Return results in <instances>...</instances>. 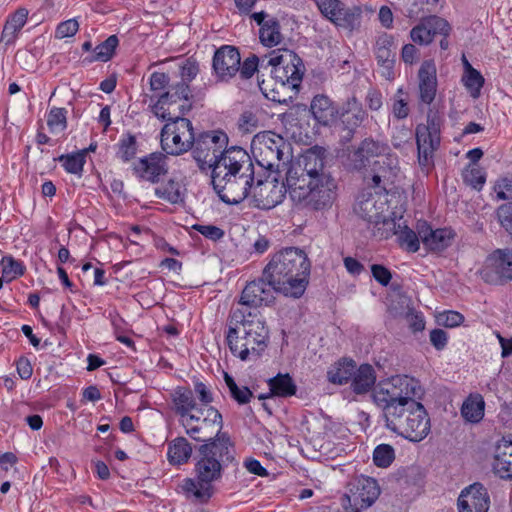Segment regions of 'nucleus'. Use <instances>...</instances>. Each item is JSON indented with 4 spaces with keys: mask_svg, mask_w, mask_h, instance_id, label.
<instances>
[{
    "mask_svg": "<svg viewBox=\"0 0 512 512\" xmlns=\"http://www.w3.org/2000/svg\"><path fill=\"white\" fill-rule=\"evenodd\" d=\"M236 451L229 435H221L196 448L194 478H185L179 487L189 498L207 503L214 494L213 483L222 479L227 467L236 462Z\"/></svg>",
    "mask_w": 512,
    "mask_h": 512,
    "instance_id": "nucleus-1",
    "label": "nucleus"
},
{
    "mask_svg": "<svg viewBox=\"0 0 512 512\" xmlns=\"http://www.w3.org/2000/svg\"><path fill=\"white\" fill-rule=\"evenodd\" d=\"M255 179L252 159L239 146L228 148L211 172L215 192L223 202L231 205L251 197Z\"/></svg>",
    "mask_w": 512,
    "mask_h": 512,
    "instance_id": "nucleus-2",
    "label": "nucleus"
},
{
    "mask_svg": "<svg viewBox=\"0 0 512 512\" xmlns=\"http://www.w3.org/2000/svg\"><path fill=\"white\" fill-rule=\"evenodd\" d=\"M310 268L303 250L287 247L272 256L264 268V277L283 295L300 298L309 283Z\"/></svg>",
    "mask_w": 512,
    "mask_h": 512,
    "instance_id": "nucleus-3",
    "label": "nucleus"
},
{
    "mask_svg": "<svg viewBox=\"0 0 512 512\" xmlns=\"http://www.w3.org/2000/svg\"><path fill=\"white\" fill-rule=\"evenodd\" d=\"M231 318L235 326H230L226 335L231 353L242 361L258 358L266 349L269 338L263 317L258 312L236 309Z\"/></svg>",
    "mask_w": 512,
    "mask_h": 512,
    "instance_id": "nucleus-4",
    "label": "nucleus"
},
{
    "mask_svg": "<svg viewBox=\"0 0 512 512\" xmlns=\"http://www.w3.org/2000/svg\"><path fill=\"white\" fill-rule=\"evenodd\" d=\"M420 399L413 398L387 414L383 418L385 427L411 442L425 439L431 431V420Z\"/></svg>",
    "mask_w": 512,
    "mask_h": 512,
    "instance_id": "nucleus-5",
    "label": "nucleus"
},
{
    "mask_svg": "<svg viewBox=\"0 0 512 512\" xmlns=\"http://www.w3.org/2000/svg\"><path fill=\"white\" fill-rule=\"evenodd\" d=\"M292 199L309 211H327L337 198V185L332 176H321L316 179L294 178L290 176Z\"/></svg>",
    "mask_w": 512,
    "mask_h": 512,
    "instance_id": "nucleus-6",
    "label": "nucleus"
},
{
    "mask_svg": "<svg viewBox=\"0 0 512 512\" xmlns=\"http://www.w3.org/2000/svg\"><path fill=\"white\" fill-rule=\"evenodd\" d=\"M423 394L420 381L408 375L380 380L372 389L373 402L381 409L383 418L409 400L422 398Z\"/></svg>",
    "mask_w": 512,
    "mask_h": 512,
    "instance_id": "nucleus-7",
    "label": "nucleus"
},
{
    "mask_svg": "<svg viewBox=\"0 0 512 512\" xmlns=\"http://www.w3.org/2000/svg\"><path fill=\"white\" fill-rule=\"evenodd\" d=\"M166 124L161 129L160 143L165 155L179 156L192 149L194 129L189 119L180 115H171L162 119Z\"/></svg>",
    "mask_w": 512,
    "mask_h": 512,
    "instance_id": "nucleus-8",
    "label": "nucleus"
},
{
    "mask_svg": "<svg viewBox=\"0 0 512 512\" xmlns=\"http://www.w3.org/2000/svg\"><path fill=\"white\" fill-rule=\"evenodd\" d=\"M185 432L193 440L206 443V441L219 438L221 435H229L222 432L223 418L214 407H199L191 416L180 420Z\"/></svg>",
    "mask_w": 512,
    "mask_h": 512,
    "instance_id": "nucleus-9",
    "label": "nucleus"
},
{
    "mask_svg": "<svg viewBox=\"0 0 512 512\" xmlns=\"http://www.w3.org/2000/svg\"><path fill=\"white\" fill-rule=\"evenodd\" d=\"M192 98L189 84L180 81L160 95L151 106V111L158 119H170L171 115L184 116L192 109Z\"/></svg>",
    "mask_w": 512,
    "mask_h": 512,
    "instance_id": "nucleus-10",
    "label": "nucleus"
},
{
    "mask_svg": "<svg viewBox=\"0 0 512 512\" xmlns=\"http://www.w3.org/2000/svg\"><path fill=\"white\" fill-rule=\"evenodd\" d=\"M227 141V135L221 131L203 132L194 136L192 154L200 170H214L216 162L226 153L227 149H222Z\"/></svg>",
    "mask_w": 512,
    "mask_h": 512,
    "instance_id": "nucleus-11",
    "label": "nucleus"
},
{
    "mask_svg": "<svg viewBox=\"0 0 512 512\" xmlns=\"http://www.w3.org/2000/svg\"><path fill=\"white\" fill-rule=\"evenodd\" d=\"M380 495L377 481L371 477L358 476L347 484V492L342 497V507L346 512H362L372 506Z\"/></svg>",
    "mask_w": 512,
    "mask_h": 512,
    "instance_id": "nucleus-12",
    "label": "nucleus"
},
{
    "mask_svg": "<svg viewBox=\"0 0 512 512\" xmlns=\"http://www.w3.org/2000/svg\"><path fill=\"white\" fill-rule=\"evenodd\" d=\"M251 147L258 165L272 171L279 167L288 145L282 136L264 131L254 136Z\"/></svg>",
    "mask_w": 512,
    "mask_h": 512,
    "instance_id": "nucleus-13",
    "label": "nucleus"
},
{
    "mask_svg": "<svg viewBox=\"0 0 512 512\" xmlns=\"http://www.w3.org/2000/svg\"><path fill=\"white\" fill-rule=\"evenodd\" d=\"M355 213L369 223H373L378 227V233L384 229V221L392 219L386 216L388 211V196L380 190L372 191L371 188H364L357 197L354 207Z\"/></svg>",
    "mask_w": 512,
    "mask_h": 512,
    "instance_id": "nucleus-14",
    "label": "nucleus"
},
{
    "mask_svg": "<svg viewBox=\"0 0 512 512\" xmlns=\"http://www.w3.org/2000/svg\"><path fill=\"white\" fill-rule=\"evenodd\" d=\"M325 154L324 148L314 146L308 149L298 161L296 165H292L286 173V185L290 187V176L302 179H316L321 176H331L324 171L325 168Z\"/></svg>",
    "mask_w": 512,
    "mask_h": 512,
    "instance_id": "nucleus-15",
    "label": "nucleus"
},
{
    "mask_svg": "<svg viewBox=\"0 0 512 512\" xmlns=\"http://www.w3.org/2000/svg\"><path fill=\"white\" fill-rule=\"evenodd\" d=\"M483 279L490 284H504L512 279V249H497L488 256Z\"/></svg>",
    "mask_w": 512,
    "mask_h": 512,
    "instance_id": "nucleus-16",
    "label": "nucleus"
},
{
    "mask_svg": "<svg viewBox=\"0 0 512 512\" xmlns=\"http://www.w3.org/2000/svg\"><path fill=\"white\" fill-rule=\"evenodd\" d=\"M416 143L419 164L422 167L430 166L434 152L440 145V130L434 119L428 118L427 125L417 126Z\"/></svg>",
    "mask_w": 512,
    "mask_h": 512,
    "instance_id": "nucleus-17",
    "label": "nucleus"
},
{
    "mask_svg": "<svg viewBox=\"0 0 512 512\" xmlns=\"http://www.w3.org/2000/svg\"><path fill=\"white\" fill-rule=\"evenodd\" d=\"M286 181L282 186L277 182L256 177L252 190V205L262 210H269L280 204L285 198Z\"/></svg>",
    "mask_w": 512,
    "mask_h": 512,
    "instance_id": "nucleus-18",
    "label": "nucleus"
},
{
    "mask_svg": "<svg viewBox=\"0 0 512 512\" xmlns=\"http://www.w3.org/2000/svg\"><path fill=\"white\" fill-rule=\"evenodd\" d=\"M390 153V147L383 142L371 137L365 138L358 147L349 154L350 165L354 170L366 168L375 157L384 156L386 159Z\"/></svg>",
    "mask_w": 512,
    "mask_h": 512,
    "instance_id": "nucleus-19",
    "label": "nucleus"
},
{
    "mask_svg": "<svg viewBox=\"0 0 512 512\" xmlns=\"http://www.w3.org/2000/svg\"><path fill=\"white\" fill-rule=\"evenodd\" d=\"M240 53L237 48L224 45L213 56L212 67L219 81L228 82L240 69Z\"/></svg>",
    "mask_w": 512,
    "mask_h": 512,
    "instance_id": "nucleus-20",
    "label": "nucleus"
},
{
    "mask_svg": "<svg viewBox=\"0 0 512 512\" xmlns=\"http://www.w3.org/2000/svg\"><path fill=\"white\" fill-rule=\"evenodd\" d=\"M489 507L488 490L479 482L465 487L457 499L458 512H488Z\"/></svg>",
    "mask_w": 512,
    "mask_h": 512,
    "instance_id": "nucleus-21",
    "label": "nucleus"
},
{
    "mask_svg": "<svg viewBox=\"0 0 512 512\" xmlns=\"http://www.w3.org/2000/svg\"><path fill=\"white\" fill-rule=\"evenodd\" d=\"M274 292H279L276 286L270 284L264 277L249 282L242 291L239 303L247 307L268 305L274 300Z\"/></svg>",
    "mask_w": 512,
    "mask_h": 512,
    "instance_id": "nucleus-22",
    "label": "nucleus"
},
{
    "mask_svg": "<svg viewBox=\"0 0 512 512\" xmlns=\"http://www.w3.org/2000/svg\"><path fill=\"white\" fill-rule=\"evenodd\" d=\"M167 156L161 152H153L140 158L133 164L134 174L142 180L158 183L160 178L168 172Z\"/></svg>",
    "mask_w": 512,
    "mask_h": 512,
    "instance_id": "nucleus-23",
    "label": "nucleus"
},
{
    "mask_svg": "<svg viewBox=\"0 0 512 512\" xmlns=\"http://www.w3.org/2000/svg\"><path fill=\"white\" fill-rule=\"evenodd\" d=\"M396 45L395 39L388 33L380 34L375 41L374 54L378 65L381 67V75L388 80L394 78V65Z\"/></svg>",
    "mask_w": 512,
    "mask_h": 512,
    "instance_id": "nucleus-24",
    "label": "nucleus"
},
{
    "mask_svg": "<svg viewBox=\"0 0 512 512\" xmlns=\"http://www.w3.org/2000/svg\"><path fill=\"white\" fill-rule=\"evenodd\" d=\"M437 70L432 60L424 61L418 70V94L421 104L430 105L437 94Z\"/></svg>",
    "mask_w": 512,
    "mask_h": 512,
    "instance_id": "nucleus-25",
    "label": "nucleus"
},
{
    "mask_svg": "<svg viewBox=\"0 0 512 512\" xmlns=\"http://www.w3.org/2000/svg\"><path fill=\"white\" fill-rule=\"evenodd\" d=\"M401 220L402 217L398 221L393 217L384 221V229L379 236L387 239L392 235H397L401 247H405L409 252L418 251L420 243L417 234L407 225H402Z\"/></svg>",
    "mask_w": 512,
    "mask_h": 512,
    "instance_id": "nucleus-26",
    "label": "nucleus"
},
{
    "mask_svg": "<svg viewBox=\"0 0 512 512\" xmlns=\"http://www.w3.org/2000/svg\"><path fill=\"white\" fill-rule=\"evenodd\" d=\"M338 117L341 120L343 128L347 130V139L350 140L356 129L367 118V112L355 96L347 99L339 110Z\"/></svg>",
    "mask_w": 512,
    "mask_h": 512,
    "instance_id": "nucleus-27",
    "label": "nucleus"
},
{
    "mask_svg": "<svg viewBox=\"0 0 512 512\" xmlns=\"http://www.w3.org/2000/svg\"><path fill=\"white\" fill-rule=\"evenodd\" d=\"M418 234L426 248L434 252H441L448 248L454 238L452 230L447 228L432 230L426 222L418 226Z\"/></svg>",
    "mask_w": 512,
    "mask_h": 512,
    "instance_id": "nucleus-28",
    "label": "nucleus"
},
{
    "mask_svg": "<svg viewBox=\"0 0 512 512\" xmlns=\"http://www.w3.org/2000/svg\"><path fill=\"white\" fill-rule=\"evenodd\" d=\"M29 11L26 8H18L6 20L0 37V45L9 46L14 44L22 28L28 19Z\"/></svg>",
    "mask_w": 512,
    "mask_h": 512,
    "instance_id": "nucleus-29",
    "label": "nucleus"
},
{
    "mask_svg": "<svg viewBox=\"0 0 512 512\" xmlns=\"http://www.w3.org/2000/svg\"><path fill=\"white\" fill-rule=\"evenodd\" d=\"M493 469L502 479L512 478V436L498 444Z\"/></svg>",
    "mask_w": 512,
    "mask_h": 512,
    "instance_id": "nucleus-30",
    "label": "nucleus"
},
{
    "mask_svg": "<svg viewBox=\"0 0 512 512\" xmlns=\"http://www.w3.org/2000/svg\"><path fill=\"white\" fill-rule=\"evenodd\" d=\"M174 412L180 416V420L191 416L199 407L194 399L193 391L184 386L176 387L170 394Z\"/></svg>",
    "mask_w": 512,
    "mask_h": 512,
    "instance_id": "nucleus-31",
    "label": "nucleus"
},
{
    "mask_svg": "<svg viewBox=\"0 0 512 512\" xmlns=\"http://www.w3.org/2000/svg\"><path fill=\"white\" fill-rule=\"evenodd\" d=\"M310 110L315 120L324 126L333 123L339 110L334 106L331 99L326 95H316L310 105Z\"/></svg>",
    "mask_w": 512,
    "mask_h": 512,
    "instance_id": "nucleus-32",
    "label": "nucleus"
},
{
    "mask_svg": "<svg viewBox=\"0 0 512 512\" xmlns=\"http://www.w3.org/2000/svg\"><path fill=\"white\" fill-rule=\"evenodd\" d=\"M270 392L259 395L260 400L277 396L282 398L291 397L296 394L297 386L289 374H277L268 380Z\"/></svg>",
    "mask_w": 512,
    "mask_h": 512,
    "instance_id": "nucleus-33",
    "label": "nucleus"
},
{
    "mask_svg": "<svg viewBox=\"0 0 512 512\" xmlns=\"http://www.w3.org/2000/svg\"><path fill=\"white\" fill-rule=\"evenodd\" d=\"M305 72V66L301 60V64L296 65V61H292V66L288 65L285 68H273L270 69L272 78L276 82L285 86L288 85L291 88H298L302 82V78Z\"/></svg>",
    "mask_w": 512,
    "mask_h": 512,
    "instance_id": "nucleus-34",
    "label": "nucleus"
},
{
    "mask_svg": "<svg viewBox=\"0 0 512 512\" xmlns=\"http://www.w3.org/2000/svg\"><path fill=\"white\" fill-rule=\"evenodd\" d=\"M376 382L375 370L370 364H362L352 376L351 388L356 394H365L369 392Z\"/></svg>",
    "mask_w": 512,
    "mask_h": 512,
    "instance_id": "nucleus-35",
    "label": "nucleus"
},
{
    "mask_svg": "<svg viewBox=\"0 0 512 512\" xmlns=\"http://www.w3.org/2000/svg\"><path fill=\"white\" fill-rule=\"evenodd\" d=\"M292 61H296V65L301 64V58L294 51L285 48L272 50L261 58V69L285 68L292 66Z\"/></svg>",
    "mask_w": 512,
    "mask_h": 512,
    "instance_id": "nucleus-36",
    "label": "nucleus"
},
{
    "mask_svg": "<svg viewBox=\"0 0 512 512\" xmlns=\"http://www.w3.org/2000/svg\"><path fill=\"white\" fill-rule=\"evenodd\" d=\"M397 164V157L394 155H388L386 159H383L380 168L377 170L375 169L371 182H368L367 188H371L372 191L380 190L383 193H387L383 182L390 178L393 174V170L397 168Z\"/></svg>",
    "mask_w": 512,
    "mask_h": 512,
    "instance_id": "nucleus-37",
    "label": "nucleus"
},
{
    "mask_svg": "<svg viewBox=\"0 0 512 512\" xmlns=\"http://www.w3.org/2000/svg\"><path fill=\"white\" fill-rule=\"evenodd\" d=\"M192 455V446L184 437H178L169 443L168 459L171 464L181 465L188 462Z\"/></svg>",
    "mask_w": 512,
    "mask_h": 512,
    "instance_id": "nucleus-38",
    "label": "nucleus"
},
{
    "mask_svg": "<svg viewBox=\"0 0 512 512\" xmlns=\"http://www.w3.org/2000/svg\"><path fill=\"white\" fill-rule=\"evenodd\" d=\"M485 402L480 394L470 395L461 407V415L471 423H478L484 416Z\"/></svg>",
    "mask_w": 512,
    "mask_h": 512,
    "instance_id": "nucleus-39",
    "label": "nucleus"
},
{
    "mask_svg": "<svg viewBox=\"0 0 512 512\" xmlns=\"http://www.w3.org/2000/svg\"><path fill=\"white\" fill-rule=\"evenodd\" d=\"M259 39L264 46L269 48L275 47L283 41L278 19L271 17L266 24H263V28L259 29Z\"/></svg>",
    "mask_w": 512,
    "mask_h": 512,
    "instance_id": "nucleus-40",
    "label": "nucleus"
},
{
    "mask_svg": "<svg viewBox=\"0 0 512 512\" xmlns=\"http://www.w3.org/2000/svg\"><path fill=\"white\" fill-rule=\"evenodd\" d=\"M355 368L356 365L353 360L339 361L327 371V379L333 384H346L350 379H352Z\"/></svg>",
    "mask_w": 512,
    "mask_h": 512,
    "instance_id": "nucleus-41",
    "label": "nucleus"
},
{
    "mask_svg": "<svg viewBox=\"0 0 512 512\" xmlns=\"http://www.w3.org/2000/svg\"><path fill=\"white\" fill-rule=\"evenodd\" d=\"M362 17V9L359 6L347 7L342 3V9L338 14L335 25L353 31L360 27Z\"/></svg>",
    "mask_w": 512,
    "mask_h": 512,
    "instance_id": "nucleus-42",
    "label": "nucleus"
},
{
    "mask_svg": "<svg viewBox=\"0 0 512 512\" xmlns=\"http://www.w3.org/2000/svg\"><path fill=\"white\" fill-rule=\"evenodd\" d=\"M155 194L171 204H180L184 202L185 189L179 182L171 179L163 186L156 188Z\"/></svg>",
    "mask_w": 512,
    "mask_h": 512,
    "instance_id": "nucleus-43",
    "label": "nucleus"
},
{
    "mask_svg": "<svg viewBox=\"0 0 512 512\" xmlns=\"http://www.w3.org/2000/svg\"><path fill=\"white\" fill-rule=\"evenodd\" d=\"M117 147V157L123 162H129L136 156L137 153L136 137L131 133H126L119 140Z\"/></svg>",
    "mask_w": 512,
    "mask_h": 512,
    "instance_id": "nucleus-44",
    "label": "nucleus"
},
{
    "mask_svg": "<svg viewBox=\"0 0 512 512\" xmlns=\"http://www.w3.org/2000/svg\"><path fill=\"white\" fill-rule=\"evenodd\" d=\"M462 178L467 186L481 191L486 182V173L478 166L468 165L462 173Z\"/></svg>",
    "mask_w": 512,
    "mask_h": 512,
    "instance_id": "nucleus-45",
    "label": "nucleus"
},
{
    "mask_svg": "<svg viewBox=\"0 0 512 512\" xmlns=\"http://www.w3.org/2000/svg\"><path fill=\"white\" fill-rule=\"evenodd\" d=\"M86 150L77 153L61 155L59 161L63 163L64 169L71 174L81 175L86 162Z\"/></svg>",
    "mask_w": 512,
    "mask_h": 512,
    "instance_id": "nucleus-46",
    "label": "nucleus"
},
{
    "mask_svg": "<svg viewBox=\"0 0 512 512\" xmlns=\"http://www.w3.org/2000/svg\"><path fill=\"white\" fill-rule=\"evenodd\" d=\"M224 380L229 388V392L231 397L240 405H244L250 402L251 398L253 397L252 391L246 387H239L233 377L229 375L228 373H224Z\"/></svg>",
    "mask_w": 512,
    "mask_h": 512,
    "instance_id": "nucleus-47",
    "label": "nucleus"
},
{
    "mask_svg": "<svg viewBox=\"0 0 512 512\" xmlns=\"http://www.w3.org/2000/svg\"><path fill=\"white\" fill-rule=\"evenodd\" d=\"M462 82L470 96L477 99L481 94L485 80L478 70L471 69L470 73L463 74Z\"/></svg>",
    "mask_w": 512,
    "mask_h": 512,
    "instance_id": "nucleus-48",
    "label": "nucleus"
},
{
    "mask_svg": "<svg viewBox=\"0 0 512 512\" xmlns=\"http://www.w3.org/2000/svg\"><path fill=\"white\" fill-rule=\"evenodd\" d=\"M119 40L116 35L109 36L105 41L97 45L94 49L95 55L91 60L107 62L109 61L118 46Z\"/></svg>",
    "mask_w": 512,
    "mask_h": 512,
    "instance_id": "nucleus-49",
    "label": "nucleus"
},
{
    "mask_svg": "<svg viewBox=\"0 0 512 512\" xmlns=\"http://www.w3.org/2000/svg\"><path fill=\"white\" fill-rule=\"evenodd\" d=\"M433 39L436 35L449 36L452 30L447 20L436 15L422 18Z\"/></svg>",
    "mask_w": 512,
    "mask_h": 512,
    "instance_id": "nucleus-50",
    "label": "nucleus"
},
{
    "mask_svg": "<svg viewBox=\"0 0 512 512\" xmlns=\"http://www.w3.org/2000/svg\"><path fill=\"white\" fill-rule=\"evenodd\" d=\"M47 125L51 133L64 131L67 128V110L53 107L48 113Z\"/></svg>",
    "mask_w": 512,
    "mask_h": 512,
    "instance_id": "nucleus-51",
    "label": "nucleus"
},
{
    "mask_svg": "<svg viewBox=\"0 0 512 512\" xmlns=\"http://www.w3.org/2000/svg\"><path fill=\"white\" fill-rule=\"evenodd\" d=\"M395 459L394 448L389 444L376 446L373 452V462L377 467L387 468Z\"/></svg>",
    "mask_w": 512,
    "mask_h": 512,
    "instance_id": "nucleus-52",
    "label": "nucleus"
},
{
    "mask_svg": "<svg viewBox=\"0 0 512 512\" xmlns=\"http://www.w3.org/2000/svg\"><path fill=\"white\" fill-rule=\"evenodd\" d=\"M314 2L321 14L334 24L342 9L343 2L340 0H314Z\"/></svg>",
    "mask_w": 512,
    "mask_h": 512,
    "instance_id": "nucleus-53",
    "label": "nucleus"
},
{
    "mask_svg": "<svg viewBox=\"0 0 512 512\" xmlns=\"http://www.w3.org/2000/svg\"><path fill=\"white\" fill-rule=\"evenodd\" d=\"M2 273L4 276H10L9 280L22 276L25 273V266L21 261L12 256H4L1 261Z\"/></svg>",
    "mask_w": 512,
    "mask_h": 512,
    "instance_id": "nucleus-54",
    "label": "nucleus"
},
{
    "mask_svg": "<svg viewBox=\"0 0 512 512\" xmlns=\"http://www.w3.org/2000/svg\"><path fill=\"white\" fill-rule=\"evenodd\" d=\"M404 94L403 89L399 88L393 97L392 114L398 120L407 118L410 112L408 100L403 97Z\"/></svg>",
    "mask_w": 512,
    "mask_h": 512,
    "instance_id": "nucleus-55",
    "label": "nucleus"
},
{
    "mask_svg": "<svg viewBox=\"0 0 512 512\" xmlns=\"http://www.w3.org/2000/svg\"><path fill=\"white\" fill-rule=\"evenodd\" d=\"M494 190L498 200L512 199V174L499 178Z\"/></svg>",
    "mask_w": 512,
    "mask_h": 512,
    "instance_id": "nucleus-56",
    "label": "nucleus"
},
{
    "mask_svg": "<svg viewBox=\"0 0 512 512\" xmlns=\"http://www.w3.org/2000/svg\"><path fill=\"white\" fill-rule=\"evenodd\" d=\"M410 38L414 43L419 45H428L433 41L423 19L411 29Z\"/></svg>",
    "mask_w": 512,
    "mask_h": 512,
    "instance_id": "nucleus-57",
    "label": "nucleus"
},
{
    "mask_svg": "<svg viewBox=\"0 0 512 512\" xmlns=\"http://www.w3.org/2000/svg\"><path fill=\"white\" fill-rule=\"evenodd\" d=\"M496 215L501 226L512 236V202L500 205Z\"/></svg>",
    "mask_w": 512,
    "mask_h": 512,
    "instance_id": "nucleus-58",
    "label": "nucleus"
},
{
    "mask_svg": "<svg viewBox=\"0 0 512 512\" xmlns=\"http://www.w3.org/2000/svg\"><path fill=\"white\" fill-rule=\"evenodd\" d=\"M437 321L442 326L454 328L463 323L464 316L457 311L450 310L440 313L437 317Z\"/></svg>",
    "mask_w": 512,
    "mask_h": 512,
    "instance_id": "nucleus-59",
    "label": "nucleus"
},
{
    "mask_svg": "<svg viewBox=\"0 0 512 512\" xmlns=\"http://www.w3.org/2000/svg\"><path fill=\"white\" fill-rule=\"evenodd\" d=\"M258 67L261 68V59L256 55H251L246 58L242 64L240 63V69L238 72L242 79H249L257 71Z\"/></svg>",
    "mask_w": 512,
    "mask_h": 512,
    "instance_id": "nucleus-60",
    "label": "nucleus"
},
{
    "mask_svg": "<svg viewBox=\"0 0 512 512\" xmlns=\"http://www.w3.org/2000/svg\"><path fill=\"white\" fill-rule=\"evenodd\" d=\"M239 129L244 133H252L258 127V118L251 111L241 114L238 121Z\"/></svg>",
    "mask_w": 512,
    "mask_h": 512,
    "instance_id": "nucleus-61",
    "label": "nucleus"
},
{
    "mask_svg": "<svg viewBox=\"0 0 512 512\" xmlns=\"http://www.w3.org/2000/svg\"><path fill=\"white\" fill-rule=\"evenodd\" d=\"M79 29V24L75 19H69L61 22L56 28V37L59 39L74 36Z\"/></svg>",
    "mask_w": 512,
    "mask_h": 512,
    "instance_id": "nucleus-62",
    "label": "nucleus"
},
{
    "mask_svg": "<svg viewBox=\"0 0 512 512\" xmlns=\"http://www.w3.org/2000/svg\"><path fill=\"white\" fill-rule=\"evenodd\" d=\"M198 72L199 66L197 62L191 58L186 59L180 67L181 81H185L189 84L197 76Z\"/></svg>",
    "mask_w": 512,
    "mask_h": 512,
    "instance_id": "nucleus-63",
    "label": "nucleus"
},
{
    "mask_svg": "<svg viewBox=\"0 0 512 512\" xmlns=\"http://www.w3.org/2000/svg\"><path fill=\"white\" fill-rule=\"evenodd\" d=\"M371 272L374 279L382 286H387L392 279L391 271L381 264H373Z\"/></svg>",
    "mask_w": 512,
    "mask_h": 512,
    "instance_id": "nucleus-64",
    "label": "nucleus"
}]
</instances>
